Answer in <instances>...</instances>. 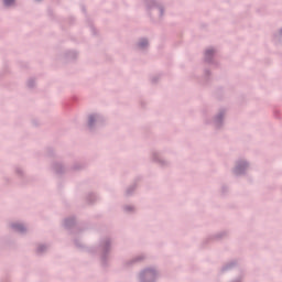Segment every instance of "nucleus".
I'll list each match as a JSON object with an SVG mask.
<instances>
[{
  "mask_svg": "<svg viewBox=\"0 0 282 282\" xmlns=\"http://www.w3.org/2000/svg\"><path fill=\"white\" fill-rule=\"evenodd\" d=\"M147 44H148L147 40H143L139 45H140V47H144V45H147Z\"/></svg>",
  "mask_w": 282,
  "mask_h": 282,
  "instance_id": "nucleus-2",
  "label": "nucleus"
},
{
  "mask_svg": "<svg viewBox=\"0 0 282 282\" xmlns=\"http://www.w3.org/2000/svg\"><path fill=\"white\" fill-rule=\"evenodd\" d=\"M89 124H94V116L89 117Z\"/></svg>",
  "mask_w": 282,
  "mask_h": 282,
  "instance_id": "nucleus-3",
  "label": "nucleus"
},
{
  "mask_svg": "<svg viewBox=\"0 0 282 282\" xmlns=\"http://www.w3.org/2000/svg\"><path fill=\"white\" fill-rule=\"evenodd\" d=\"M14 3V0H4V6H12Z\"/></svg>",
  "mask_w": 282,
  "mask_h": 282,
  "instance_id": "nucleus-1",
  "label": "nucleus"
}]
</instances>
